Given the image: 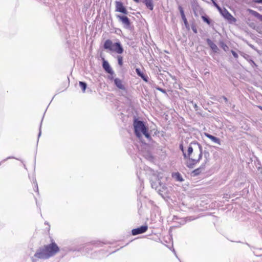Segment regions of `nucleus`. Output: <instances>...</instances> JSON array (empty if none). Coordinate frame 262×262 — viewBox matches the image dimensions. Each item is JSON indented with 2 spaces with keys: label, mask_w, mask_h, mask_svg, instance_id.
I'll return each instance as SVG.
<instances>
[{
  "label": "nucleus",
  "mask_w": 262,
  "mask_h": 262,
  "mask_svg": "<svg viewBox=\"0 0 262 262\" xmlns=\"http://www.w3.org/2000/svg\"><path fill=\"white\" fill-rule=\"evenodd\" d=\"M59 251L58 246L52 242L50 244L40 248L35 254L34 256L38 258L46 259L53 256Z\"/></svg>",
  "instance_id": "nucleus-2"
},
{
  "label": "nucleus",
  "mask_w": 262,
  "mask_h": 262,
  "mask_svg": "<svg viewBox=\"0 0 262 262\" xmlns=\"http://www.w3.org/2000/svg\"><path fill=\"white\" fill-rule=\"evenodd\" d=\"M133 125L135 135L138 138L141 137L142 134H143L146 138H151L150 134L148 133L147 128L145 126L143 121L135 120L134 121Z\"/></svg>",
  "instance_id": "nucleus-3"
},
{
  "label": "nucleus",
  "mask_w": 262,
  "mask_h": 262,
  "mask_svg": "<svg viewBox=\"0 0 262 262\" xmlns=\"http://www.w3.org/2000/svg\"><path fill=\"white\" fill-rule=\"evenodd\" d=\"M202 18L203 20V21L205 23H206L208 25H210L211 24V20L209 19V18L207 16H202Z\"/></svg>",
  "instance_id": "nucleus-19"
},
{
  "label": "nucleus",
  "mask_w": 262,
  "mask_h": 262,
  "mask_svg": "<svg viewBox=\"0 0 262 262\" xmlns=\"http://www.w3.org/2000/svg\"><path fill=\"white\" fill-rule=\"evenodd\" d=\"M143 2L150 10L152 11L154 9V4L152 0H144Z\"/></svg>",
  "instance_id": "nucleus-13"
},
{
  "label": "nucleus",
  "mask_w": 262,
  "mask_h": 262,
  "mask_svg": "<svg viewBox=\"0 0 262 262\" xmlns=\"http://www.w3.org/2000/svg\"><path fill=\"white\" fill-rule=\"evenodd\" d=\"M148 229L147 225L142 226L139 228L133 229L132 230V233L133 235H136L145 232Z\"/></svg>",
  "instance_id": "nucleus-6"
},
{
  "label": "nucleus",
  "mask_w": 262,
  "mask_h": 262,
  "mask_svg": "<svg viewBox=\"0 0 262 262\" xmlns=\"http://www.w3.org/2000/svg\"><path fill=\"white\" fill-rule=\"evenodd\" d=\"M182 151L184 158L186 160V165L189 168H192L197 164L202 157V147L198 142H191L187 149H184L182 144L180 145Z\"/></svg>",
  "instance_id": "nucleus-1"
},
{
  "label": "nucleus",
  "mask_w": 262,
  "mask_h": 262,
  "mask_svg": "<svg viewBox=\"0 0 262 262\" xmlns=\"http://www.w3.org/2000/svg\"><path fill=\"white\" fill-rule=\"evenodd\" d=\"M207 42L209 47L211 48V49L212 50V51L216 53L217 51L219 50V49L217 47V46L211 40L209 39H207Z\"/></svg>",
  "instance_id": "nucleus-12"
},
{
  "label": "nucleus",
  "mask_w": 262,
  "mask_h": 262,
  "mask_svg": "<svg viewBox=\"0 0 262 262\" xmlns=\"http://www.w3.org/2000/svg\"><path fill=\"white\" fill-rule=\"evenodd\" d=\"M109 78H110V79H111V80L113 79V77H109Z\"/></svg>",
  "instance_id": "nucleus-30"
},
{
  "label": "nucleus",
  "mask_w": 262,
  "mask_h": 262,
  "mask_svg": "<svg viewBox=\"0 0 262 262\" xmlns=\"http://www.w3.org/2000/svg\"><path fill=\"white\" fill-rule=\"evenodd\" d=\"M114 83L116 85V86L119 89L125 90V87L123 83V81L122 80L118 78H116L114 79Z\"/></svg>",
  "instance_id": "nucleus-10"
},
{
  "label": "nucleus",
  "mask_w": 262,
  "mask_h": 262,
  "mask_svg": "<svg viewBox=\"0 0 262 262\" xmlns=\"http://www.w3.org/2000/svg\"><path fill=\"white\" fill-rule=\"evenodd\" d=\"M179 9L180 10L181 15V17H182L183 21H184V23L185 26L187 27V26H188V23L187 18H186L185 15L184 14L183 9L182 8V7L180 6L179 7Z\"/></svg>",
  "instance_id": "nucleus-14"
},
{
  "label": "nucleus",
  "mask_w": 262,
  "mask_h": 262,
  "mask_svg": "<svg viewBox=\"0 0 262 262\" xmlns=\"http://www.w3.org/2000/svg\"><path fill=\"white\" fill-rule=\"evenodd\" d=\"M116 11L121 12L124 14H127L128 12L123 3L121 2H115Z\"/></svg>",
  "instance_id": "nucleus-5"
},
{
  "label": "nucleus",
  "mask_w": 262,
  "mask_h": 262,
  "mask_svg": "<svg viewBox=\"0 0 262 262\" xmlns=\"http://www.w3.org/2000/svg\"><path fill=\"white\" fill-rule=\"evenodd\" d=\"M204 135L208 138L210 139L211 141L214 142L215 143H217L219 145H221V141L220 139L217 137H215L208 133H204Z\"/></svg>",
  "instance_id": "nucleus-11"
},
{
  "label": "nucleus",
  "mask_w": 262,
  "mask_h": 262,
  "mask_svg": "<svg viewBox=\"0 0 262 262\" xmlns=\"http://www.w3.org/2000/svg\"><path fill=\"white\" fill-rule=\"evenodd\" d=\"M254 2L257 4H262V0H254Z\"/></svg>",
  "instance_id": "nucleus-25"
},
{
  "label": "nucleus",
  "mask_w": 262,
  "mask_h": 262,
  "mask_svg": "<svg viewBox=\"0 0 262 262\" xmlns=\"http://www.w3.org/2000/svg\"><path fill=\"white\" fill-rule=\"evenodd\" d=\"M136 71L137 73V74L140 76L145 81L147 82V77L144 75L143 73H142L140 70L138 68L136 69Z\"/></svg>",
  "instance_id": "nucleus-17"
},
{
  "label": "nucleus",
  "mask_w": 262,
  "mask_h": 262,
  "mask_svg": "<svg viewBox=\"0 0 262 262\" xmlns=\"http://www.w3.org/2000/svg\"><path fill=\"white\" fill-rule=\"evenodd\" d=\"M172 177L174 178L177 181L179 182H182L183 181V179L182 178L181 174L177 172H174L172 174Z\"/></svg>",
  "instance_id": "nucleus-15"
},
{
  "label": "nucleus",
  "mask_w": 262,
  "mask_h": 262,
  "mask_svg": "<svg viewBox=\"0 0 262 262\" xmlns=\"http://www.w3.org/2000/svg\"><path fill=\"white\" fill-rule=\"evenodd\" d=\"M103 47L106 50L115 52L119 54L123 52V48L120 42H118L113 43L112 41L110 39L105 40Z\"/></svg>",
  "instance_id": "nucleus-4"
},
{
  "label": "nucleus",
  "mask_w": 262,
  "mask_h": 262,
  "mask_svg": "<svg viewBox=\"0 0 262 262\" xmlns=\"http://www.w3.org/2000/svg\"><path fill=\"white\" fill-rule=\"evenodd\" d=\"M221 12L222 13L223 16L228 20L232 22H235L236 21L235 18H234L226 9L222 10Z\"/></svg>",
  "instance_id": "nucleus-7"
},
{
  "label": "nucleus",
  "mask_w": 262,
  "mask_h": 262,
  "mask_svg": "<svg viewBox=\"0 0 262 262\" xmlns=\"http://www.w3.org/2000/svg\"><path fill=\"white\" fill-rule=\"evenodd\" d=\"M117 17L120 20L123 24H124L126 27H129L130 25V23L129 18L126 16H122L117 15Z\"/></svg>",
  "instance_id": "nucleus-9"
},
{
  "label": "nucleus",
  "mask_w": 262,
  "mask_h": 262,
  "mask_svg": "<svg viewBox=\"0 0 262 262\" xmlns=\"http://www.w3.org/2000/svg\"><path fill=\"white\" fill-rule=\"evenodd\" d=\"M157 90H158V91L163 93H166V91L165 90L162 89V88H157Z\"/></svg>",
  "instance_id": "nucleus-24"
},
{
  "label": "nucleus",
  "mask_w": 262,
  "mask_h": 262,
  "mask_svg": "<svg viewBox=\"0 0 262 262\" xmlns=\"http://www.w3.org/2000/svg\"><path fill=\"white\" fill-rule=\"evenodd\" d=\"M118 62L119 65L121 67L123 65V57L121 56H117Z\"/></svg>",
  "instance_id": "nucleus-21"
},
{
  "label": "nucleus",
  "mask_w": 262,
  "mask_h": 262,
  "mask_svg": "<svg viewBox=\"0 0 262 262\" xmlns=\"http://www.w3.org/2000/svg\"><path fill=\"white\" fill-rule=\"evenodd\" d=\"M79 85L82 89V92L84 93L85 91V89L86 88L87 84L85 82L80 81Z\"/></svg>",
  "instance_id": "nucleus-18"
},
{
  "label": "nucleus",
  "mask_w": 262,
  "mask_h": 262,
  "mask_svg": "<svg viewBox=\"0 0 262 262\" xmlns=\"http://www.w3.org/2000/svg\"><path fill=\"white\" fill-rule=\"evenodd\" d=\"M223 99H224V100L226 102H227V101H228V99H227V98L226 97L223 96Z\"/></svg>",
  "instance_id": "nucleus-28"
},
{
  "label": "nucleus",
  "mask_w": 262,
  "mask_h": 262,
  "mask_svg": "<svg viewBox=\"0 0 262 262\" xmlns=\"http://www.w3.org/2000/svg\"><path fill=\"white\" fill-rule=\"evenodd\" d=\"M102 59L103 61L102 67L105 70V71L111 75H113L114 71H113L112 68L111 67L109 63L106 60H105L104 58H102Z\"/></svg>",
  "instance_id": "nucleus-8"
},
{
  "label": "nucleus",
  "mask_w": 262,
  "mask_h": 262,
  "mask_svg": "<svg viewBox=\"0 0 262 262\" xmlns=\"http://www.w3.org/2000/svg\"><path fill=\"white\" fill-rule=\"evenodd\" d=\"M214 5L216 6V7L220 11V12L222 11L221 8L215 3H214Z\"/></svg>",
  "instance_id": "nucleus-26"
},
{
  "label": "nucleus",
  "mask_w": 262,
  "mask_h": 262,
  "mask_svg": "<svg viewBox=\"0 0 262 262\" xmlns=\"http://www.w3.org/2000/svg\"><path fill=\"white\" fill-rule=\"evenodd\" d=\"M231 53H232V54L233 56L235 58H238V54H237L235 51H234L232 50V51H231Z\"/></svg>",
  "instance_id": "nucleus-23"
},
{
  "label": "nucleus",
  "mask_w": 262,
  "mask_h": 262,
  "mask_svg": "<svg viewBox=\"0 0 262 262\" xmlns=\"http://www.w3.org/2000/svg\"><path fill=\"white\" fill-rule=\"evenodd\" d=\"M247 11L252 15L262 20V15L258 13L257 12L250 9H248Z\"/></svg>",
  "instance_id": "nucleus-16"
},
{
  "label": "nucleus",
  "mask_w": 262,
  "mask_h": 262,
  "mask_svg": "<svg viewBox=\"0 0 262 262\" xmlns=\"http://www.w3.org/2000/svg\"><path fill=\"white\" fill-rule=\"evenodd\" d=\"M133 1H135L136 3H139V0H133Z\"/></svg>",
  "instance_id": "nucleus-29"
},
{
  "label": "nucleus",
  "mask_w": 262,
  "mask_h": 262,
  "mask_svg": "<svg viewBox=\"0 0 262 262\" xmlns=\"http://www.w3.org/2000/svg\"><path fill=\"white\" fill-rule=\"evenodd\" d=\"M192 30L193 31V32L195 33H197V30L195 28V27H192Z\"/></svg>",
  "instance_id": "nucleus-27"
},
{
  "label": "nucleus",
  "mask_w": 262,
  "mask_h": 262,
  "mask_svg": "<svg viewBox=\"0 0 262 262\" xmlns=\"http://www.w3.org/2000/svg\"><path fill=\"white\" fill-rule=\"evenodd\" d=\"M220 46L224 51H226L228 50V47L224 42H221Z\"/></svg>",
  "instance_id": "nucleus-22"
},
{
  "label": "nucleus",
  "mask_w": 262,
  "mask_h": 262,
  "mask_svg": "<svg viewBox=\"0 0 262 262\" xmlns=\"http://www.w3.org/2000/svg\"><path fill=\"white\" fill-rule=\"evenodd\" d=\"M203 168V167H200L197 169H195L193 170V173H194L195 175H198L202 172V170Z\"/></svg>",
  "instance_id": "nucleus-20"
}]
</instances>
